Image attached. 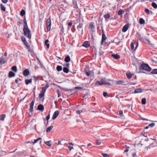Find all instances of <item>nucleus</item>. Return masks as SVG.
I'll return each instance as SVG.
<instances>
[{"label":"nucleus","instance_id":"nucleus-1","mask_svg":"<svg viewBox=\"0 0 157 157\" xmlns=\"http://www.w3.org/2000/svg\"><path fill=\"white\" fill-rule=\"evenodd\" d=\"M24 35L25 36L30 40L31 38V34L30 31L28 27H24L23 28Z\"/></svg>","mask_w":157,"mask_h":157},{"label":"nucleus","instance_id":"nucleus-2","mask_svg":"<svg viewBox=\"0 0 157 157\" xmlns=\"http://www.w3.org/2000/svg\"><path fill=\"white\" fill-rule=\"evenodd\" d=\"M139 69L140 70H144L149 72L151 71V69L147 64H142L140 66Z\"/></svg>","mask_w":157,"mask_h":157},{"label":"nucleus","instance_id":"nucleus-3","mask_svg":"<svg viewBox=\"0 0 157 157\" xmlns=\"http://www.w3.org/2000/svg\"><path fill=\"white\" fill-rule=\"evenodd\" d=\"M101 81L105 83V84L104 85H107L108 86H110L112 85L113 83L114 80H113L111 79H107L103 77L101 79Z\"/></svg>","mask_w":157,"mask_h":157},{"label":"nucleus","instance_id":"nucleus-4","mask_svg":"<svg viewBox=\"0 0 157 157\" xmlns=\"http://www.w3.org/2000/svg\"><path fill=\"white\" fill-rule=\"evenodd\" d=\"M113 83H115L116 84L118 85H122L125 86L128 84V82H125L124 81L119 80V81H114Z\"/></svg>","mask_w":157,"mask_h":157},{"label":"nucleus","instance_id":"nucleus-5","mask_svg":"<svg viewBox=\"0 0 157 157\" xmlns=\"http://www.w3.org/2000/svg\"><path fill=\"white\" fill-rule=\"evenodd\" d=\"M46 25L47 26V30L48 31L50 30L51 25V20L50 19H48L46 22Z\"/></svg>","mask_w":157,"mask_h":157},{"label":"nucleus","instance_id":"nucleus-6","mask_svg":"<svg viewBox=\"0 0 157 157\" xmlns=\"http://www.w3.org/2000/svg\"><path fill=\"white\" fill-rule=\"evenodd\" d=\"M59 114V112L58 111H56L54 113L53 116L52 117V119L54 120L58 116Z\"/></svg>","mask_w":157,"mask_h":157},{"label":"nucleus","instance_id":"nucleus-7","mask_svg":"<svg viewBox=\"0 0 157 157\" xmlns=\"http://www.w3.org/2000/svg\"><path fill=\"white\" fill-rule=\"evenodd\" d=\"M34 104V101H33L30 104V108L29 109V111L32 112L33 110V106Z\"/></svg>","mask_w":157,"mask_h":157},{"label":"nucleus","instance_id":"nucleus-8","mask_svg":"<svg viewBox=\"0 0 157 157\" xmlns=\"http://www.w3.org/2000/svg\"><path fill=\"white\" fill-rule=\"evenodd\" d=\"M138 46V42H137L135 48L134 47V44L133 42H132L131 44V48L132 50H133L134 49V50H136V49L137 48V47Z\"/></svg>","mask_w":157,"mask_h":157},{"label":"nucleus","instance_id":"nucleus-9","mask_svg":"<svg viewBox=\"0 0 157 157\" xmlns=\"http://www.w3.org/2000/svg\"><path fill=\"white\" fill-rule=\"evenodd\" d=\"M144 90V89L141 88L136 89L134 91V94L139 93L143 91Z\"/></svg>","mask_w":157,"mask_h":157},{"label":"nucleus","instance_id":"nucleus-10","mask_svg":"<svg viewBox=\"0 0 157 157\" xmlns=\"http://www.w3.org/2000/svg\"><path fill=\"white\" fill-rule=\"evenodd\" d=\"M128 25L127 24L123 26L122 29V31L123 32H126L128 30Z\"/></svg>","mask_w":157,"mask_h":157},{"label":"nucleus","instance_id":"nucleus-11","mask_svg":"<svg viewBox=\"0 0 157 157\" xmlns=\"http://www.w3.org/2000/svg\"><path fill=\"white\" fill-rule=\"evenodd\" d=\"M105 84V83L103 82H102L101 80V81H97L95 82V85L101 86Z\"/></svg>","mask_w":157,"mask_h":157},{"label":"nucleus","instance_id":"nucleus-12","mask_svg":"<svg viewBox=\"0 0 157 157\" xmlns=\"http://www.w3.org/2000/svg\"><path fill=\"white\" fill-rule=\"evenodd\" d=\"M37 109L42 111H43L44 109V107L42 105L40 104L38 106Z\"/></svg>","mask_w":157,"mask_h":157},{"label":"nucleus","instance_id":"nucleus-13","mask_svg":"<svg viewBox=\"0 0 157 157\" xmlns=\"http://www.w3.org/2000/svg\"><path fill=\"white\" fill-rule=\"evenodd\" d=\"M6 62V59L5 58L2 57L0 58V63H5Z\"/></svg>","mask_w":157,"mask_h":157},{"label":"nucleus","instance_id":"nucleus-14","mask_svg":"<svg viewBox=\"0 0 157 157\" xmlns=\"http://www.w3.org/2000/svg\"><path fill=\"white\" fill-rule=\"evenodd\" d=\"M23 75L25 76H27L29 74V71L27 69L25 70L23 72Z\"/></svg>","mask_w":157,"mask_h":157},{"label":"nucleus","instance_id":"nucleus-15","mask_svg":"<svg viewBox=\"0 0 157 157\" xmlns=\"http://www.w3.org/2000/svg\"><path fill=\"white\" fill-rule=\"evenodd\" d=\"M83 46L86 48H87L90 46V43L88 41H86L83 44Z\"/></svg>","mask_w":157,"mask_h":157},{"label":"nucleus","instance_id":"nucleus-16","mask_svg":"<svg viewBox=\"0 0 157 157\" xmlns=\"http://www.w3.org/2000/svg\"><path fill=\"white\" fill-rule=\"evenodd\" d=\"M112 56L115 59H117L120 58V56L118 54H112Z\"/></svg>","mask_w":157,"mask_h":157},{"label":"nucleus","instance_id":"nucleus-17","mask_svg":"<svg viewBox=\"0 0 157 157\" xmlns=\"http://www.w3.org/2000/svg\"><path fill=\"white\" fill-rule=\"evenodd\" d=\"M106 39V37L105 34L102 35V40L101 41V44H102L103 42H104Z\"/></svg>","mask_w":157,"mask_h":157},{"label":"nucleus","instance_id":"nucleus-18","mask_svg":"<svg viewBox=\"0 0 157 157\" xmlns=\"http://www.w3.org/2000/svg\"><path fill=\"white\" fill-rule=\"evenodd\" d=\"M41 138H39L36 140H35L34 142H32V143L33 144H35L36 143L37 141H38L39 140H40V144L41 143Z\"/></svg>","mask_w":157,"mask_h":157},{"label":"nucleus","instance_id":"nucleus-19","mask_svg":"<svg viewBox=\"0 0 157 157\" xmlns=\"http://www.w3.org/2000/svg\"><path fill=\"white\" fill-rule=\"evenodd\" d=\"M127 77L128 78L130 79L131 78L133 74H131L130 72H128L126 74Z\"/></svg>","mask_w":157,"mask_h":157},{"label":"nucleus","instance_id":"nucleus-20","mask_svg":"<svg viewBox=\"0 0 157 157\" xmlns=\"http://www.w3.org/2000/svg\"><path fill=\"white\" fill-rule=\"evenodd\" d=\"M15 75V74L13 72L10 71L9 72L8 76L9 77L11 78L14 76Z\"/></svg>","mask_w":157,"mask_h":157},{"label":"nucleus","instance_id":"nucleus-21","mask_svg":"<svg viewBox=\"0 0 157 157\" xmlns=\"http://www.w3.org/2000/svg\"><path fill=\"white\" fill-rule=\"evenodd\" d=\"M64 61L65 62L67 63L70 61V58L68 56H66L64 59Z\"/></svg>","mask_w":157,"mask_h":157},{"label":"nucleus","instance_id":"nucleus-22","mask_svg":"<svg viewBox=\"0 0 157 157\" xmlns=\"http://www.w3.org/2000/svg\"><path fill=\"white\" fill-rule=\"evenodd\" d=\"M53 126H51L50 127L48 128L46 130L47 132H49L52 130L53 129Z\"/></svg>","mask_w":157,"mask_h":157},{"label":"nucleus","instance_id":"nucleus-23","mask_svg":"<svg viewBox=\"0 0 157 157\" xmlns=\"http://www.w3.org/2000/svg\"><path fill=\"white\" fill-rule=\"evenodd\" d=\"M25 83L26 85H28L29 83H31L32 82V79H25Z\"/></svg>","mask_w":157,"mask_h":157},{"label":"nucleus","instance_id":"nucleus-24","mask_svg":"<svg viewBox=\"0 0 157 157\" xmlns=\"http://www.w3.org/2000/svg\"><path fill=\"white\" fill-rule=\"evenodd\" d=\"M124 11L122 10H120L118 12V14L119 15L122 14L124 13Z\"/></svg>","mask_w":157,"mask_h":157},{"label":"nucleus","instance_id":"nucleus-25","mask_svg":"<svg viewBox=\"0 0 157 157\" xmlns=\"http://www.w3.org/2000/svg\"><path fill=\"white\" fill-rule=\"evenodd\" d=\"M51 142V141H47L45 142L44 143L47 145L49 146H51L52 145V144Z\"/></svg>","mask_w":157,"mask_h":157},{"label":"nucleus","instance_id":"nucleus-26","mask_svg":"<svg viewBox=\"0 0 157 157\" xmlns=\"http://www.w3.org/2000/svg\"><path fill=\"white\" fill-rule=\"evenodd\" d=\"M145 21L142 18H140L139 20V23L140 24H142L144 23Z\"/></svg>","mask_w":157,"mask_h":157},{"label":"nucleus","instance_id":"nucleus-27","mask_svg":"<svg viewBox=\"0 0 157 157\" xmlns=\"http://www.w3.org/2000/svg\"><path fill=\"white\" fill-rule=\"evenodd\" d=\"M11 70L15 72H17V67L14 66L11 67Z\"/></svg>","mask_w":157,"mask_h":157},{"label":"nucleus","instance_id":"nucleus-28","mask_svg":"<svg viewBox=\"0 0 157 157\" xmlns=\"http://www.w3.org/2000/svg\"><path fill=\"white\" fill-rule=\"evenodd\" d=\"M56 70L58 71H60L62 69V67L60 66H58L56 67Z\"/></svg>","mask_w":157,"mask_h":157},{"label":"nucleus","instance_id":"nucleus-29","mask_svg":"<svg viewBox=\"0 0 157 157\" xmlns=\"http://www.w3.org/2000/svg\"><path fill=\"white\" fill-rule=\"evenodd\" d=\"M63 71L64 72L66 73H68L69 71L68 69L66 67H64L63 68Z\"/></svg>","mask_w":157,"mask_h":157},{"label":"nucleus","instance_id":"nucleus-30","mask_svg":"<svg viewBox=\"0 0 157 157\" xmlns=\"http://www.w3.org/2000/svg\"><path fill=\"white\" fill-rule=\"evenodd\" d=\"M25 11L22 10L20 13V14L21 16H23L25 14Z\"/></svg>","mask_w":157,"mask_h":157},{"label":"nucleus","instance_id":"nucleus-31","mask_svg":"<svg viewBox=\"0 0 157 157\" xmlns=\"http://www.w3.org/2000/svg\"><path fill=\"white\" fill-rule=\"evenodd\" d=\"M5 117V115L4 114L0 116V120L2 121H4Z\"/></svg>","mask_w":157,"mask_h":157},{"label":"nucleus","instance_id":"nucleus-32","mask_svg":"<svg viewBox=\"0 0 157 157\" xmlns=\"http://www.w3.org/2000/svg\"><path fill=\"white\" fill-rule=\"evenodd\" d=\"M80 21V19H76L73 22L74 24L79 23Z\"/></svg>","mask_w":157,"mask_h":157},{"label":"nucleus","instance_id":"nucleus-33","mask_svg":"<svg viewBox=\"0 0 157 157\" xmlns=\"http://www.w3.org/2000/svg\"><path fill=\"white\" fill-rule=\"evenodd\" d=\"M119 115L122 118L123 117H124V115H123V112L122 110H120L119 111Z\"/></svg>","mask_w":157,"mask_h":157},{"label":"nucleus","instance_id":"nucleus-34","mask_svg":"<svg viewBox=\"0 0 157 157\" xmlns=\"http://www.w3.org/2000/svg\"><path fill=\"white\" fill-rule=\"evenodd\" d=\"M146 99L145 98H143L141 100V103L142 104L145 105L146 104Z\"/></svg>","mask_w":157,"mask_h":157},{"label":"nucleus","instance_id":"nucleus-35","mask_svg":"<svg viewBox=\"0 0 157 157\" xmlns=\"http://www.w3.org/2000/svg\"><path fill=\"white\" fill-rule=\"evenodd\" d=\"M1 8L2 10L5 11L6 10V8L5 7L2 5V4H0Z\"/></svg>","mask_w":157,"mask_h":157},{"label":"nucleus","instance_id":"nucleus-36","mask_svg":"<svg viewBox=\"0 0 157 157\" xmlns=\"http://www.w3.org/2000/svg\"><path fill=\"white\" fill-rule=\"evenodd\" d=\"M151 6L155 9H156L157 8V5L156 3H155L154 2L152 3Z\"/></svg>","mask_w":157,"mask_h":157},{"label":"nucleus","instance_id":"nucleus-37","mask_svg":"<svg viewBox=\"0 0 157 157\" xmlns=\"http://www.w3.org/2000/svg\"><path fill=\"white\" fill-rule=\"evenodd\" d=\"M104 16L105 18L106 19H108L110 17V15L109 13H107V14L105 15Z\"/></svg>","mask_w":157,"mask_h":157},{"label":"nucleus","instance_id":"nucleus-38","mask_svg":"<svg viewBox=\"0 0 157 157\" xmlns=\"http://www.w3.org/2000/svg\"><path fill=\"white\" fill-rule=\"evenodd\" d=\"M83 24L82 23H79V25L77 26V28L78 29H81L82 28Z\"/></svg>","mask_w":157,"mask_h":157},{"label":"nucleus","instance_id":"nucleus-39","mask_svg":"<svg viewBox=\"0 0 157 157\" xmlns=\"http://www.w3.org/2000/svg\"><path fill=\"white\" fill-rule=\"evenodd\" d=\"M24 43L25 45L27 48H29L30 47V46L27 42V41L24 42Z\"/></svg>","mask_w":157,"mask_h":157},{"label":"nucleus","instance_id":"nucleus-40","mask_svg":"<svg viewBox=\"0 0 157 157\" xmlns=\"http://www.w3.org/2000/svg\"><path fill=\"white\" fill-rule=\"evenodd\" d=\"M73 4L74 8H76V9L78 8V7L77 6V3L76 1L73 2Z\"/></svg>","mask_w":157,"mask_h":157},{"label":"nucleus","instance_id":"nucleus-41","mask_svg":"<svg viewBox=\"0 0 157 157\" xmlns=\"http://www.w3.org/2000/svg\"><path fill=\"white\" fill-rule=\"evenodd\" d=\"M152 74H157V69H154L151 72Z\"/></svg>","mask_w":157,"mask_h":157},{"label":"nucleus","instance_id":"nucleus-42","mask_svg":"<svg viewBox=\"0 0 157 157\" xmlns=\"http://www.w3.org/2000/svg\"><path fill=\"white\" fill-rule=\"evenodd\" d=\"M59 88L61 89L62 90H63V91H68L69 90H72V89H71V90H69V89H64V88H62L61 87H60V86H59Z\"/></svg>","mask_w":157,"mask_h":157},{"label":"nucleus","instance_id":"nucleus-43","mask_svg":"<svg viewBox=\"0 0 157 157\" xmlns=\"http://www.w3.org/2000/svg\"><path fill=\"white\" fill-rule=\"evenodd\" d=\"M44 93H43V92H41V93H40L39 94V97L40 98H42L44 96Z\"/></svg>","mask_w":157,"mask_h":157},{"label":"nucleus","instance_id":"nucleus-44","mask_svg":"<svg viewBox=\"0 0 157 157\" xmlns=\"http://www.w3.org/2000/svg\"><path fill=\"white\" fill-rule=\"evenodd\" d=\"M24 23L25 24L24 25V27H28L25 18V19L24 20Z\"/></svg>","mask_w":157,"mask_h":157},{"label":"nucleus","instance_id":"nucleus-45","mask_svg":"<svg viewBox=\"0 0 157 157\" xmlns=\"http://www.w3.org/2000/svg\"><path fill=\"white\" fill-rule=\"evenodd\" d=\"M88 96V93H86L84 94L83 96V98H87Z\"/></svg>","mask_w":157,"mask_h":157},{"label":"nucleus","instance_id":"nucleus-46","mask_svg":"<svg viewBox=\"0 0 157 157\" xmlns=\"http://www.w3.org/2000/svg\"><path fill=\"white\" fill-rule=\"evenodd\" d=\"M101 144V141L100 140H96V144L98 145H100Z\"/></svg>","mask_w":157,"mask_h":157},{"label":"nucleus","instance_id":"nucleus-47","mask_svg":"<svg viewBox=\"0 0 157 157\" xmlns=\"http://www.w3.org/2000/svg\"><path fill=\"white\" fill-rule=\"evenodd\" d=\"M94 28V26H93V25L92 24H91L89 26V28L90 29H93Z\"/></svg>","mask_w":157,"mask_h":157},{"label":"nucleus","instance_id":"nucleus-48","mask_svg":"<svg viewBox=\"0 0 157 157\" xmlns=\"http://www.w3.org/2000/svg\"><path fill=\"white\" fill-rule=\"evenodd\" d=\"M132 157H138V156L137 155L136 153L133 152L132 153Z\"/></svg>","mask_w":157,"mask_h":157},{"label":"nucleus","instance_id":"nucleus-49","mask_svg":"<svg viewBox=\"0 0 157 157\" xmlns=\"http://www.w3.org/2000/svg\"><path fill=\"white\" fill-rule=\"evenodd\" d=\"M21 40L22 41V42L24 43L26 41H27L26 40V39H25V38L24 37H21Z\"/></svg>","mask_w":157,"mask_h":157},{"label":"nucleus","instance_id":"nucleus-50","mask_svg":"<svg viewBox=\"0 0 157 157\" xmlns=\"http://www.w3.org/2000/svg\"><path fill=\"white\" fill-rule=\"evenodd\" d=\"M145 12L146 13L148 14H149V10L147 9H145Z\"/></svg>","mask_w":157,"mask_h":157},{"label":"nucleus","instance_id":"nucleus-51","mask_svg":"<svg viewBox=\"0 0 157 157\" xmlns=\"http://www.w3.org/2000/svg\"><path fill=\"white\" fill-rule=\"evenodd\" d=\"M155 124L154 123H152L151 124H149L148 125V126L150 127H152L154 126Z\"/></svg>","mask_w":157,"mask_h":157},{"label":"nucleus","instance_id":"nucleus-52","mask_svg":"<svg viewBox=\"0 0 157 157\" xmlns=\"http://www.w3.org/2000/svg\"><path fill=\"white\" fill-rule=\"evenodd\" d=\"M102 155L103 157H109L108 155L106 154H102Z\"/></svg>","mask_w":157,"mask_h":157},{"label":"nucleus","instance_id":"nucleus-53","mask_svg":"<svg viewBox=\"0 0 157 157\" xmlns=\"http://www.w3.org/2000/svg\"><path fill=\"white\" fill-rule=\"evenodd\" d=\"M46 90V89H45V88H44V87H43L42 88V91L41 92H43V93H44L45 94V92Z\"/></svg>","mask_w":157,"mask_h":157},{"label":"nucleus","instance_id":"nucleus-54","mask_svg":"<svg viewBox=\"0 0 157 157\" xmlns=\"http://www.w3.org/2000/svg\"><path fill=\"white\" fill-rule=\"evenodd\" d=\"M82 112V111L81 110H77L76 111V113L78 114H79L81 113Z\"/></svg>","mask_w":157,"mask_h":157},{"label":"nucleus","instance_id":"nucleus-55","mask_svg":"<svg viewBox=\"0 0 157 157\" xmlns=\"http://www.w3.org/2000/svg\"><path fill=\"white\" fill-rule=\"evenodd\" d=\"M146 40L149 44L151 45H152V44L150 43V41L148 39H146Z\"/></svg>","mask_w":157,"mask_h":157},{"label":"nucleus","instance_id":"nucleus-56","mask_svg":"<svg viewBox=\"0 0 157 157\" xmlns=\"http://www.w3.org/2000/svg\"><path fill=\"white\" fill-rule=\"evenodd\" d=\"M67 147L69 148L70 151H71L72 149H73V147H71L70 146H67Z\"/></svg>","mask_w":157,"mask_h":157},{"label":"nucleus","instance_id":"nucleus-57","mask_svg":"<svg viewBox=\"0 0 157 157\" xmlns=\"http://www.w3.org/2000/svg\"><path fill=\"white\" fill-rule=\"evenodd\" d=\"M103 95L104 97H105L107 95V93L106 92H104L103 94Z\"/></svg>","mask_w":157,"mask_h":157},{"label":"nucleus","instance_id":"nucleus-58","mask_svg":"<svg viewBox=\"0 0 157 157\" xmlns=\"http://www.w3.org/2000/svg\"><path fill=\"white\" fill-rule=\"evenodd\" d=\"M2 1L3 3H6L8 1V0H2Z\"/></svg>","mask_w":157,"mask_h":157},{"label":"nucleus","instance_id":"nucleus-59","mask_svg":"<svg viewBox=\"0 0 157 157\" xmlns=\"http://www.w3.org/2000/svg\"><path fill=\"white\" fill-rule=\"evenodd\" d=\"M48 87H49V85H48V84L47 83L46 85L44 87L45 88V89H46L48 88Z\"/></svg>","mask_w":157,"mask_h":157},{"label":"nucleus","instance_id":"nucleus-60","mask_svg":"<svg viewBox=\"0 0 157 157\" xmlns=\"http://www.w3.org/2000/svg\"><path fill=\"white\" fill-rule=\"evenodd\" d=\"M50 118V114H49V115L47 117H46V119L48 121V120Z\"/></svg>","mask_w":157,"mask_h":157},{"label":"nucleus","instance_id":"nucleus-61","mask_svg":"<svg viewBox=\"0 0 157 157\" xmlns=\"http://www.w3.org/2000/svg\"><path fill=\"white\" fill-rule=\"evenodd\" d=\"M75 89H82V88L81 87H78V86H76V87H75Z\"/></svg>","mask_w":157,"mask_h":157},{"label":"nucleus","instance_id":"nucleus-62","mask_svg":"<svg viewBox=\"0 0 157 157\" xmlns=\"http://www.w3.org/2000/svg\"><path fill=\"white\" fill-rule=\"evenodd\" d=\"M86 74L87 76H89L90 75V73L88 72H86Z\"/></svg>","mask_w":157,"mask_h":157},{"label":"nucleus","instance_id":"nucleus-63","mask_svg":"<svg viewBox=\"0 0 157 157\" xmlns=\"http://www.w3.org/2000/svg\"><path fill=\"white\" fill-rule=\"evenodd\" d=\"M27 48L28 49V50L29 51V52H33V50L32 49H30L29 48Z\"/></svg>","mask_w":157,"mask_h":157},{"label":"nucleus","instance_id":"nucleus-64","mask_svg":"<svg viewBox=\"0 0 157 157\" xmlns=\"http://www.w3.org/2000/svg\"><path fill=\"white\" fill-rule=\"evenodd\" d=\"M72 23L71 22H69L68 24V26H70L72 25Z\"/></svg>","mask_w":157,"mask_h":157}]
</instances>
